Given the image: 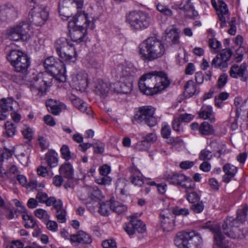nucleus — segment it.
<instances>
[{"mask_svg":"<svg viewBox=\"0 0 248 248\" xmlns=\"http://www.w3.org/2000/svg\"><path fill=\"white\" fill-rule=\"evenodd\" d=\"M18 14L16 7L12 4H7L1 7L0 9V20L2 21H8L16 18Z\"/></svg>","mask_w":248,"mask_h":248,"instance_id":"17","label":"nucleus"},{"mask_svg":"<svg viewBox=\"0 0 248 248\" xmlns=\"http://www.w3.org/2000/svg\"><path fill=\"white\" fill-rule=\"evenodd\" d=\"M45 160L50 168H55L58 165V154L54 150H49L46 153Z\"/></svg>","mask_w":248,"mask_h":248,"instance_id":"26","label":"nucleus"},{"mask_svg":"<svg viewBox=\"0 0 248 248\" xmlns=\"http://www.w3.org/2000/svg\"><path fill=\"white\" fill-rule=\"evenodd\" d=\"M150 147V143L145 140L138 142L135 145V149L139 151H146Z\"/></svg>","mask_w":248,"mask_h":248,"instance_id":"44","label":"nucleus"},{"mask_svg":"<svg viewBox=\"0 0 248 248\" xmlns=\"http://www.w3.org/2000/svg\"><path fill=\"white\" fill-rule=\"evenodd\" d=\"M203 209L204 205L202 202L193 204L191 207V209L195 213L202 212Z\"/></svg>","mask_w":248,"mask_h":248,"instance_id":"53","label":"nucleus"},{"mask_svg":"<svg viewBox=\"0 0 248 248\" xmlns=\"http://www.w3.org/2000/svg\"><path fill=\"white\" fill-rule=\"evenodd\" d=\"M161 226L164 231L169 232L173 230L174 222L172 218L164 214L160 215Z\"/></svg>","mask_w":248,"mask_h":248,"instance_id":"29","label":"nucleus"},{"mask_svg":"<svg viewBox=\"0 0 248 248\" xmlns=\"http://www.w3.org/2000/svg\"><path fill=\"white\" fill-rule=\"evenodd\" d=\"M127 209L126 206L118 202H112V210L118 214H122Z\"/></svg>","mask_w":248,"mask_h":248,"instance_id":"40","label":"nucleus"},{"mask_svg":"<svg viewBox=\"0 0 248 248\" xmlns=\"http://www.w3.org/2000/svg\"><path fill=\"white\" fill-rule=\"evenodd\" d=\"M248 211V206L243 205L238 209L236 218L232 217H227L222 226L224 233L234 239L244 237V233L239 227L247 220Z\"/></svg>","mask_w":248,"mask_h":248,"instance_id":"3","label":"nucleus"},{"mask_svg":"<svg viewBox=\"0 0 248 248\" xmlns=\"http://www.w3.org/2000/svg\"><path fill=\"white\" fill-rule=\"evenodd\" d=\"M63 61H56L52 56L46 59L44 62V65L47 70L53 77L62 76L65 79L64 74L65 72V68L63 63Z\"/></svg>","mask_w":248,"mask_h":248,"instance_id":"12","label":"nucleus"},{"mask_svg":"<svg viewBox=\"0 0 248 248\" xmlns=\"http://www.w3.org/2000/svg\"><path fill=\"white\" fill-rule=\"evenodd\" d=\"M47 229L53 232L58 231V224L56 221L49 220L46 223Z\"/></svg>","mask_w":248,"mask_h":248,"instance_id":"52","label":"nucleus"},{"mask_svg":"<svg viewBox=\"0 0 248 248\" xmlns=\"http://www.w3.org/2000/svg\"><path fill=\"white\" fill-rule=\"evenodd\" d=\"M78 109L81 112L86 113L89 116H91L93 113V110L90 107H88V105L85 102H83Z\"/></svg>","mask_w":248,"mask_h":248,"instance_id":"51","label":"nucleus"},{"mask_svg":"<svg viewBox=\"0 0 248 248\" xmlns=\"http://www.w3.org/2000/svg\"><path fill=\"white\" fill-rule=\"evenodd\" d=\"M214 131L213 126L206 122H202L199 127V132L202 135H211Z\"/></svg>","mask_w":248,"mask_h":248,"instance_id":"35","label":"nucleus"},{"mask_svg":"<svg viewBox=\"0 0 248 248\" xmlns=\"http://www.w3.org/2000/svg\"><path fill=\"white\" fill-rule=\"evenodd\" d=\"M22 218L25 222V227L26 228H36L37 225L31 216L26 214L22 215Z\"/></svg>","mask_w":248,"mask_h":248,"instance_id":"36","label":"nucleus"},{"mask_svg":"<svg viewBox=\"0 0 248 248\" xmlns=\"http://www.w3.org/2000/svg\"><path fill=\"white\" fill-rule=\"evenodd\" d=\"M118 70L120 71L118 73V76L120 77L122 81H133L134 77L137 71L133 66L127 65H120L118 67Z\"/></svg>","mask_w":248,"mask_h":248,"instance_id":"19","label":"nucleus"},{"mask_svg":"<svg viewBox=\"0 0 248 248\" xmlns=\"http://www.w3.org/2000/svg\"><path fill=\"white\" fill-rule=\"evenodd\" d=\"M38 141L42 150L46 149L49 146V142L44 137L39 136L38 137Z\"/></svg>","mask_w":248,"mask_h":248,"instance_id":"61","label":"nucleus"},{"mask_svg":"<svg viewBox=\"0 0 248 248\" xmlns=\"http://www.w3.org/2000/svg\"><path fill=\"white\" fill-rule=\"evenodd\" d=\"M111 181V178L107 175H102L101 178L96 180V182L97 184L104 185L109 184Z\"/></svg>","mask_w":248,"mask_h":248,"instance_id":"54","label":"nucleus"},{"mask_svg":"<svg viewBox=\"0 0 248 248\" xmlns=\"http://www.w3.org/2000/svg\"><path fill=\"white\" fill-rule=\"evenodd\" d=\"M126 22L132 30L140 31L147 28L150 24L149 15L141 11H133L126 15Z\"/></svg>","mask_w":248,"mask_h":248,"instance_id":"7","label":"nucleus"},{"mask_svg":"<svg viewBox=\"0 0 248 248\" xmlns=\"http://www.w3.org/2000/svg\"><path fill=\"white\" fill-rule=\"evenodd\" d=\"M165 52L164 43L155 36L147 38L139 46V54L144 61H153L160 58Z\"/></svg>","mask_w":248,"mask_h":248,"instance_id":"4","label":"nucleus"},{"mask_svg":"<svg viewBox=\"0 0 248 248\" xmlns=\"http://www.w3.org/2000/svg\"><path fill=\"white\" fill-rule=\"evenodd\" d=\"M171 130L168 125H165L161 129V134L164 138H168L170 134Z\"/></svg>","mask_w":248,"mask_h":248,"instance_id":"63","label":"nucleus"},{"mask_svg":"<svg viewBox=\"0 0 248 248\" xmlns=\"http://www.w3.org/2000/svg\"><path fill=\"white\" fill-rule=\"evenodd\" d=\"M157 10L160 13L167 16H171L172 15V11L166 6L161 3H158L156 6Z\"/></svg>","mask_w":248,"mask_h":248,"instance_id":"45","label":"nucleus"},{"mask_svg":"<svg viewBox=\"0 0 248 248\" xmlns=\"http://www.w3.org/2000/svg\"><path fill=\"white\" fill-rule=\"evenodd\" d=\"M52 104V101L50 100L46 103V106L47 107H49L50 108H48V110L50 109L52 114L57 115L61 111V108L58 105H53Z\"/></svg>","mask_w":248,"mask_h":248,"instance_id":"47","label":"nucleus"},{"mask_svg":"<svg viewBox=\"0 0 248 248\" xmlns=\"http://www.w3.org/2000/svg\"><path fill=\"white\" fill-rule=\"evenodd\" d=\"M34 214L37 217L45 220H47L49 217L46 211L42 209H36L34 211Z\"/></svg>","mask_w":248,"mask_h":248,"instance_id":"50","label":"nucleus"},{"mask_svg":"<svg viewBox=\"0 0 248 248\" xmlns=\"http://www.w3.org/2000/svg\"><path fill=\"white\" fill-rule=\"evenodd\" d=\"M56 217L60 223H64L66 221V211L63 209L56 211Z\"/></svg>","mask_w":248,"mask_h":248,"instance_id":"49","label":"nucleus"},{"mask_svg":"<svg viewBox=\"0 0 248 248\" xmlns=\"http://www.w3.org/2000/svg\"><path fill=\"white\" fill-rule=\"evenodd\" d=\"M87 189L89 192V198L93 201L99 200L103 197L101 191L97 187L89 186Z\"/></svg>","mask_w":248,"mask_h":248,"instance_id":"32","label":"nucleus"},{"mask_svg":"<svg viewBox=\"0 0 248 248\" xmlns=\"http://www.w3.org/2000/svg\"><path fill=\"white\" fill-rule=\"evenodd\" d=\"M199 117L203 119H209L211 123H214L215 119L213 117L212 107L210 106H203L199 112Z\"/></svg>","mask_w":248,"mask_h":248,"instance_id":"30","label":"nucleus"},{"mask_svg":"<svg viewBox=\"0 0 248 248\" xmlns=\"http://www.w3.org/2000/svg\"><path fill=\"white\" fill-rule=\"evenodd\" d=\"M133 82V81L132 80H121V83L120 85V92L125 94L130 93L132 90Z\"/></svg>","mask_w":248,"mask_h":248,"instance_id":"37","label":"nucleus"},{"mask_svg":"<svg viewBox=\"0 0 248 248\" xmlns=\"http://www.w3.org/2000/svg\"><path fill=\"white\" fill-rule=\"evenodd\" d=\"M110 86L111 85L108 83L98 79L94 81L93 89L95 94L102 97H105L108 95L110 89Z\"/></svg>","mask_w":248,"mask_h":248,"instance_id":"20","label":"nucleus"},{"mask_svg":"<svg viewBox=\"0 0 248 248\" xmlns=\"http://www.w3.org/2000/svg\"><path fill=\"white\" fill-rule=\"evenodd\" d=\"M102 245L103 248H117L115 241L112 239L104 241Z\"/></svg>","mask_w":248,"mask_h":248,"instance_id":"57","label":"nucleus"},{"mask_svg":"<svg viewBox=\"0 0 248 248\" xmlns=\"http://www.w3.org/2000/svg\"><path fill=\"white\" fill-rule=\"evenodd\" d=\"M94 152L96 154H102L104 151L105 144L102 142H97L93 144Z\"/></svg>","mask_w":248,"mask_h":248,"instance_id":"60","label":"nucleus"},{"mask_svg":"<svg viewBox=\"0 0 248 248\" xmlns=\"http://www.w3.org/2000/svg\"><path fill=\"white\" fill-rule=\"evenodd\" d=\"M69 28L70 29V35L72 40L77 43H80L83 41L88 30L84 27L81 28L77 26Z\"/></svg>","mask_w":248,"mask_h":248,"instance_id":"21","label":"nucleus"},{"mask_svg":"<svg viewBox=\"0 0 248 248\" xmlns=\"http://www.w3.org/2000/svg\"><path fill=\"white\" fill-rule=\"evenodd\" d=\"M174 241L176 246L183 245L184 248H202L203 244L201 235L195 232H179Z\"/></svg>","mask_w":248,"mask_h":248,"instance_id":"6","label":"nucleus"},{"mask_svg":"<svg viewBox=\"0 0 248 248\" xmlns=\"http://www.w3.org/2000/svg\"><path fill=\"white\" fill-rule=\"evenodd\" d=\"M17 105V102L12 97L3 98L0 100V107L1 110L5 111L14 110V106Z\"/></svg>","mask_w":248,"mask_h":248,"instance_id":"27","label":"nucleus"},{"mask_svg":"<svg viewBox=\"0 0 248 248\" xmlns=\"http://www.w3.org/2000/svg\"><path fill=\"white\" fill-rule=\"evenodd\" d=\"M48 76L47 73H39L35 75L33 77L34 81L30 86L31 91L33 93H37V95L41 96L43 95L46 91L47 86L49 85L52 79L51 78L47 80L46 78Z\"/></svg>","mask_w":248,"mask_h":248,"instance_id":"11","label":"nucleus"},{"mask_svg":"<svg viewBox=\"0 0 248 248\" xmlns=\"http://www.w3.org/2000/svg\"><path fill=\"white\" fill-rule=\"evenodd\" d=\"M61 153L62 157L66 160H69L74 156V154H71L69 147L67 145H63L61 148Z\"/></svg>","mask_w":248,"mask_h":248,"instance_id":"42","label":"nucleus"},{"mask_svg":"<svg viewBox=\"0 0 248 248\" xmlns=\"http://www.w3.org/2000/svg\"><path fill=\"white\" fill-rule=\"evenodd\" d=\"M166 179L169 183L184 188L190 187V184L193 182L190 178L178 173L169 174Z\"/></svg>","mask_w":248,"mask_h":248,"instance_id":"13","label":"nucleus"},{"mask_svg":"<svg viewBox=\"0 0 248 248\" xmlns=\"http://www.w3.org/2000/svg\"><path fill=\"white\" fill-rule=\"evenodd\" d=\"M131 182L136 186H141L142 185H146L145 180H143L141 176L133 175L131 176Z\"/></svg>","mask_w":248,"mask_h":248,"instance_id":"46","label":"nucleus"},{"mask_svg":"<svg viewBox=\"0 0 248 248\" xmlns=\"http://www.w3.org/2000/svg\"><path fill=\"white\" fill-rule=\"evenodd\" d=\"M49 15L48 8L46 6H41L39 11L33 16L32 21L38 26L45 24Z\"/></svg>","mask_w":248,"mask_h":248,"instance_id":"22","label":"nucleus"},{"mask_svg":"<svg viewBox=\"0 0 248 248\" xmlns=\"http://www.w3.org/2000/svg\"><path fill=\"white\" fill-rule=\"evenodd\" d=\"M185 92L189 96L195 94L197 91L196 86L192 80H188L185 86Z\"/></svg>","mask_w":248,"mask_h":248,"instance_id":"38","label":"nucleus"},{"mask_svg":"<svg viewBox=\"0 0 248 248\" xmlns=\"http://www.w3.org/2000/svg\"><path fill=\"white\" fill-rule=\"evenodd\" d=\"M55 49L62 61L66 63H74L77 60L75 48L68 40L64 37L57 40Z\"/></svg>","mask_w":248,"mask_h":248,"instance_id":"5","label":"nucleus"},{"mask_svg":"<svg viewBox=\"0 0 248 248\" xmlns=\"http://www.w3.org/2000/svg\"><path fill=\"white\" fill-rule=\"evenodd\" d=\"M124 230L129 235H132L136 231L140 233H144L146 231V227L142 221L134 218L125 225Z\"/></svg>","mask_w":248,"mask_h":248,"instance_id":"18","label":"nucleus"},{"mask_svg":"<svg viewBox=\"0 0 248 248\" xmlns=\"http://www.w3.org/2000/svg\"><path fill=\"white\" fill-rule=\"evenodd\" d=\"M194 165V162L193 161L186 160L181 162L179 166L182 169L187 170L192 168Z\"/></svg>","mask_w":248,"mask_h":248,"instance_id":"62","label":"nucleus"},{"mask_svg":"<svg viewBox=\"0 0 248 248\" xmlns=\"http://www.w3.org/2000/svg\"><path fill=\"white\" fill-rule=\"evenodd\" d=\"M111 210L112 202L106 201L100 203L98 212L101 215L106 216L108 215Z\"/></svg>","mask_w":248,"mask_h":248,"instance_id":"33","label":"nucleus"},{"mask_svg":"<svg viewBox=\"0 0 248 248\" xmlns=\"http://www.w3.org/2000/svg\"><path fill=\"white\" fill-rule=\"evenodd\" d=\"M222 61L227 62L232 56V52L230 49H223L220 54L218 55Z\"/></svg>","mask_w":248,"mask_h":248,"instance_id":"48","label":"nucleus"},{"mask_svg":"<svg viewBox=\"0 0 248 248\" xmlns=\"http://www.w3.org/2000/svg\"><path fill=\"white\" fill-rule=\"evenodd\" d=\"M178 118L182 122L189 123L194 118V116L190 114L185 113L180 115Z\"/></svg>","mask_w":248,"mask_h":248,"instance_id":"59","label":"nucleus"},{"mask_svg":"<svg viewBox=\"0 0 248 248\" xmlns=\"http://www.w3.org/2000/svg\"><path fill=\"white\" fill-rule=\"evenodd\" d=\"M91 236L86 232L80 231L77 234H73L71 237L72 242H78L82 244H90L92 242Z\"/></svg>","mask_w":248,"mask_h":248,"instance_id":"23","label":"nucleus"},{"mask_svg":"<svg viewBox=\"0 0 248 248\" xmlns=\"http://www.w3.org/2000/svg\"><path fill=\"white\" fill-rule=\"evenodd\" d=\"M59 171L62 176L67 179H72L74 175V170L70 163H66L61 166Z\"/></svg>","mask_w":248,"mask_h":248,"instance_id":"31","label":"nucleus"},{"mask_svg":"<svg viewBox=\"0 0 248 248\" xmlns=\"http://www.w3.org/2000/svg\"><path fill=\"white\" fill-rule=\"evenodd\" d=\"M209 45L210 47L215 50L219 48L221 44L218 40L216 38H212L209 40Z\"/></svg>","mask_w":248,"mask_h":248,"instance_id":"58","label":"nucleus"},{"mask_svg":"<svg viewBox=\"0 0 248 248\" xmlns=\"http://www.w3.org/2000/svg\"><path fill=\"white\" fill-rule=\"evenodd\" d=\"M230 76L234 78H240L243 81H246L248 79V72L246 63H242L240 66L233 65L229 71Z\"/></svg>","mask_w":248,"mask_h":248,"instance_id":"16","label":"nucleus"},{"mask_svg":"<svg viewBox=\"0 0 248 248\" xmlns=\"http://www.w3.org/2000/svg\"><path fill=\"white\" fill-rule=\"evenodd\" d=\"M181 120L178 117H174L172 122L173 129L176 131H180L182 130L183 128L181 125Z\"/></svg>","mask_w":248,"mask_h":248,"instance_id":"55","label":"nucleus"},{"mask_svg":"<svg viewBox=\"0 0 248 248\" xmlns=\"http://www.w3.org/2000/svg\"><path fill=\"white\" fill-rule=\"evenodd\" d=\"M190 187H186L185 188L186 192V197L189 202L195 203L200 200V198L198 194L194 190L195 184L193 181L190 184Z\"/></svg>","mask_w":248,"mask_h":248,"instance_id":"24","label":"nucleus"},{"mask_svg":"<svg viewBox=\"0 0 248 248\" xmlns=\"http://www.w3.org/2000/svg\"><path fill=\"white\" fill-rule=\"evenodd\" d=\"M7 59L17 72L25 73L31 64L26 54L17 49H13L7 55Z\"/></svg>","mask_w":248,"mask_h":248,"instance_id":"8","label":"nucleus"},{"mask_svg":"<svg viewBox=\"0 0 248 248\" xmlns=\"http://www.w3.org/2000/svg\"><path fill=\"white\" fill-rule=\"evenodd\" d=\"M166 40L167 42L172 44H178L180 42L178 30L175 28L168 29L166 31Z\"/></svg>","mask_w":248,"mask_h":248,"instance_id":"25","label":"nucleus"},{"mask_svg":"<svg viewBox=\"0 0 248 248\" xmlns=\"http://www.w3.org/2000/svg\"><path fill=\"white\" fill-rule=\"evenodd\" d=\"M5 129L6 135L9 137L14 136L16 131V126L13 123L9 121L5 124Z\"/></svg>","mask_w":248,"mask_h":248,"instance_id":"39","label":"nucleus"},{"mask_svg":"<svg viewBox=\"0 0 248 248\" xmlns=\"http://www.w3.org/2000/svg\"><path fill=\"white\" fill-rule=\"evenodd\" d=\"M88 85L87 74L84 71H80L73 75L71 85L74 88L81 92L85 91Z\"/></svg>","mask_w":248,"mask_h":248,"instance_id":"15","label":"nucleus"},{"mask_svg":"<svg viewBox=\"0 0 248 248\" xmlns=\"http://www.w3.org/2000/svg\"><path fill=\"white\" fill-rule=\"evenodd\" d=\"M223 170L225 172V175L223 176V181L228 183L234 176L236 172V168L231 166L230 164H227L223 166Z\"/></svg>","mask_w":248,"mask_h":248,"instance_id":"28","label":"nucleus"},{"mask_svg":"<svg viewBox=\"0 0 248 248\" xmlns=\"http://www.w3.org/2000/svg\"><path fill=\"white\" fill-rule=\"evenodd\" d=\"M24 244L19 240H14L11 242L10 245L7 247L6 248H23Z\"/></svg>","mask_w":248,"mask_h":248,"instance_id":"64","label":"nucleus"},{"mask_svg":"<svg viewBox=\"0 0 248 248\" xmlns=\"http://www.w3.org/2000/svg\"><path fill=\"white\" fill-rule=\"evenodd\" d=\"M22 133L24 138L28 139L29 140H31L32 139V131L30 127L25 126V127L22 130Z\"/></svg>","mask_w":248,"mask_h":248,"instance_id":"56","label":"nucleus"},{"mask_svg":"<svg viewBox=\"0 0 248 248\" xmlns=\"http://www.w3.org/2000/svg\"><path fill=\"white\" fill-rule=\"evenodd\" d=\"M83 0H60L59 13L63 20H69L68 27H84L93 30L95 27L94 19L81 11Z\"/></svg>","mask_w":248,"mask_h":248,"instance_id":"1","label":"nucleus"},{"mask_svg":"<svg viewBox=\"0 0 248 248\" xmlns=\"http://www.w3.org/2000/svg\"><path fill=\"white\" fill-rule=\"evenodd\" d=\"M155 112V108L151 106L140 107L135 112L132 121L138 123H144L149 126L153 127L157 124Z\"/></svg>","mask_w":248,"mask_h":248,"instance_id":"9","label":"nucleus"},{"mask_svg":"<svg viewBox=\"0 0 248 248\" xmlns=\"http://www.w3.org/2000/svg\"><path fill=\"white\" fill-rule=\"evenodd\" d=\"M211 66L215 68H219L222 71H225L228 67V63L222 61L217 55L213 59Z\"/></svg>","mask_w":248,"mask_h":248,"instance_id":"34","label":"nucleus"},{"mask_svg":"<svg viewBox=\"0 0 248 248\" xmlns=\"http://www.w3.org/2000/svg\"><path fill=\"white\" fill-rule=\"evenodd\" d=\"M30 24L27 22H21L8 29L6 34L8 38L13 41L26 40L30 37Z\"/></svg>","mask_w":248,"mask_h":248,"instance_id":"10","label":"nucleus"},{"mask_svg":"<svg viewBox=\"0 0 248 248\" xmlns=\"http://www.w3.org/2000/svg\"><path fill=\"white\" fill-rule=\"evenodd\" d=\"M217 14L218 16L219 17V15H224V16H226L228 18V10L227 9V6L226 3L223 1H219L218 8H217Z\"/></svg>","mask_w":248,"mask_h":248,"instance_id":"41","label":"nucleus"},{"mask_svg":"<svg viewBox=\"0 0 248 248\" xmlns=\"http://www.w3.org/2000/svg\"><path fill=\"white\" fill-rule=\"evenodd\" d=\"M209 229L214 233L215 243L219 248H231L232 242L226 239L222 235L219 225L217 224L212 225L209 227Z\"/></svg>","mask_w":248,"mask_h":248,"instance_id":"14","label":"nucleus"},{"mask_svg":"<svg viewBox=\"0 0 248 248\" xmlns=\"http://www.w3.org/2000/svg\"><path fill=\"white\" fill-rule=\"evenodd\" d=\"M170 83L164 72L154 71L141 77L139 82V87L143 93L153 95L165 89Z\"/></svg>","mask_w":248,"mask_h":248,"instance_id":"2","label":"nucleus"},{"mask_svg":"<svg viewBox=\"0 0 248 248\" xmlns=\"http://www.w3.org/2000/svg\"><path fill=\"white\" fill-rule=\"evenodd\" d=\"M213 157V154L211 151L204 149L202 150L199 154V159L202 161H208L210 160Z\"/></svg>","mask_w":248,"mask_h":248,"instance_id":"43","label":"nucleus"}]
</instances>
